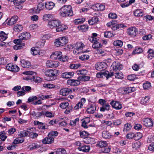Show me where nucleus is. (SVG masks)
Segmentation results:
<instances>
[{
    "mask_svg": "<svg viewBox=\"0 0 154 154\" xmlns=\"http://www.w3.org/2000/svg\"><path fill=\"white\" fill-rule=\"evenodd\" d=\"M72 9L70 5H64L60 9V14L63 17L72 16L73 14Z\"/></svg>",
    "mask_w": 154,
    "mask_h": 154,
    "instance_id": "obj_1",
    "label": "nucleus"
},
{
    "mask_svg": "<svg viewBox=\"0 0 154 154\" xmlns=\"http://www.w3.org/2000/svg\"><path fill=\"white\" fill-rule=\"evenodd\" d=\"M23 74H24L29 75L26 80H30L35 82H40L42 80V79L38 77L35 76L33 75L34 74H36V73L32 71H27L23 72Z\"/></svg>",
    "mask_w": 154,
    "mask_h": 154,
    "instance_id": "obj_2",
    "label": "nucleus"
},
{
    "mask_svg": "<svg viewBox=\"0 0 154 154\" xmlns=\"http://www.w3.org/2000/svg\"><path fill=\"white\" fill-rule=\"evenodd\" d=\"M68 40L67 37L63 36L58 38L55 40L54 44L57 47L63 46L68 43Z\"/></svg>",
    "mask_w": 154,
    "mask_h": 154,
    "instance_id": "obj_3",
    "label": "nucleus"
},
{
    "mask_svg": "<svg viewBox=\"0 0 154 154\" xmlns=\"http://www.w3.org/2000/svg\"><path fill=\"white\" fill-rule=\"evenodd\" d=\"M94 41V44L92 45V48L94 49H96V53L99 54L100 56H104L105 55V53L103 51L100 49V47L102 46L101 44L95 40Z\"/></svg>",
    "mask_w": 154,
    "mask_h": 154,
    "instance_id": "obj_4",
    "label": "nucleus"
},
{
    "mask_svg": "<svg viewBox=\"0 0 154 154\" xmlns=\"http://www.w3.org/2000/svg\"><path fill=\"white\" fill-rule=\"evenodd\" d=\"M59 74L58 71L56 69H48L45 72V75L50 78V80L54 79V77L57 75Z\"/></svg>",
    "mask_w": 154,
    "mask_h": 154,
    "instance_id": "obj_5",
    "label": "nucleus"
},
{
    "mask_svg": "<svg viewBox=\"0 0 154 154\" xmlns=\"http://www.w3.org/2000/svg\"><path fill=\"white\" fill-rule=\"evenodd\" d=\"M84 46V45L80 42H78L73 45L72 48L76 50L75 51L76 54H78L80 52L82 53L85 52V51H82L83 47Z\"/></svg>",
    "mask_w": 154,
    "mask_h": 154,
    "instance_id": "obj_6",
    "label": "nucleus"
},
{
    "mask_svg": "<svg viewBox=\"0 0 154 154\" xmlns=\"http://www.w3.org/2000/svg\"><path fill=\"white\" fill-rule=\"evenodd\" d=\"M14 42L16 45L14 46V48L15 50H18L23 48L25 45V44L22 42L20 39H16L14 40Z\"/></svg>",
    "mask_w": 154,
    "mask_h": 154,
    "instance_id": "obj_7",
    "label": "nucleus"
},
{
    "mask_svg": "<svg viewBox=\"0 0 154 154\" xmlns=\"http://www.w3.org/2000/svg\"><path fill=\"white\" fill-rule=\"evenodd\" d=\"M6 68L8 70L14 72H18L20 70L19 68L17 65H14L11 63L8 64Z\"/></svg>",
    "mask_w": 154,
    "mask_h": 154,
    "instance_id": "obj_8",
    "label": "nucleus"
},
{
    "mask_svg": "<svg viewBox=\"0 0 154 154\" xmlns=\"http://www.w3.org/2000/svg\"><path fill=\"white\" fill-rule=\"evenodd\" d=\"M142 124L147 127H151L153 126V121L149 118H145L142 121Z\"/></svg>",
    "mask_w": 154,
    "mask_h": 154,
    "instance_id": "obj_9",
    "label": "nucleus"
},
{
    "mask_svg": "<svg viewBox=\"0 0 154 154\" xmlns=\"http://www.w3.org/2000/svg\"><path fill=\"white\" fill-rule=\"evenodd\" d=\"M128 34L132 37H135L138 33L137 29L134 27H131L127 29Z\"/></svg>",
    "mask_w": 154,
    "mask_h": 154,
    "instance_id": "obj_10",
    "label": "nucleus"
},
{
    "mask_svg": "<svg viewBox=\"0 0 154 154\" xmlns=\"http://www.w3.org/2000/svg\"><path fill=\"white\" fill-rule=\"evenodd\" d=\"M60 23V21L59 20H53L50 21L48 23V25L51 28L54 27L57 28V26Z\"/></svg>",
    "mask_w": 154,
    "mask_h": 154,
    "instance_id": "obj_11",
    "label": "nucleus"
},
{
    "mask_svg": "<svg viewBox=\"0 0 154 154\" xmlns=\"http://www.w3.org/2000/svg\"><path fill=\"white\" fill-rule=\"evenodd\" d=\"M72 90L71 89L66 88H63L61 89L60 91V94L63 96L68 95L71 94L72 92Z\"/></svg>",
    "mask_w": 154,
    "mask_h": 154,
    "instance_id": "obj_12",
    "label": "nucleus"
},
{
    "mask_svg": "<svg viewBox=\"0 0 154 154\" xmlns=\"http://www.w3.org/2000/svg\"><path fill=\"white\" fill-rule=\"evenodd\" d=\"M46 66L48 67L55 68L57 67L58 66V63L57 61L48 60L46 63Z\"/></svg>",
    "mask_w": 154,
    "mask_h": 154,
    "instance_id": "obj_13",
    "label": "nucleus"
},
{
    "mask_svg": "<svg viewBox=\"0 0 154 154\" xmlns=\"http://www.w3.org/2000/svg\"><path fill=\"white\" fill-rule=\"evenodd\" d=\"M48 137H45L42 140L43 143L50 144L53 143L54 141V138L49 136L48 134Z\"/></svg>",
    "mask_w": 154,
    "mask_h": 154,
    "instance_id": "obj_14",
    "label": "nucleus"
},
{
    "mask_svg": "<svg viewBox=\"0 0 154 154\" xmlns=\"http://www.w3.org/2000/svg\"><path fill=\"white\" fill-rule=\"evenodd\" d=\"M80 80L72 79H69L67 81L68 85L71 86H76L79 85L80 83Z\"/></svg>",
    "mask_w": 154,
    "mask_h": 154,
    "instance_id": "obj_15",
    "label": "nucleus"
},
{
    "mask_svg": "<svg viewBox=\"0 0 154 154\" xmlns=\"http://www.w3.org/2000/svg\"><path fill=\"white\" fill-rule=\"evenodd\" d=\"M114 70H120L122 68V65L118 61H115L113 63L112 65Z\"/></svg>",
    "mask_w": 154,
    "mask_h": 154,
    "instance_id": "obj_16",
    "label": "nucleus"
},
{
    "mask_svg": "<svg viewBox=\"0 0 154 154\" xmlns=\"http://www.w3.org/2000/svg\"><path fill=\"white\" fill-rule=\"evenodd\" d=\"M110 104L113 108L116 109H121L122 107V104L119 102L112 101L110 102Z\"/></svg>",
    "mask_w": 154,
    "mask_h": 154,
    "instance_id": "obj_17",
    "label": "nucleus"
},
{
    "mask_svg": "<svg viewBox=\"0 0 154 154\" xmlns=\"http://www.w3.org/2000/svg\"><path fill=\"white\" fill-rule=\"evenodd\" d=\"M62 56V53L60 51H56L53 53L51 56V57L52 59L60 60V57Z\"/></svg>",
    "mask_w": 154,
    "mask_h": 154,
    "instance_id": "obj_18",
    "label": "nucleus"
},
{
    "mask_svg": "<svg viewBox=\"0 0 154 154\" xmlns=\"http://www.w3.org/2000/svg\"><path fill=\"white\" fill-rule=\"evenodd\" d=\"M21 66L24 68H28L31 66V63L29 61L23 60L20 61Z\"/></svg>",
    "mask_w": 154,
    "mask_h": 154,
    "instance_id": "obj_19",
    "label": "nucleus"
},
{
    "mask_svg": "<svg viewBox=\"0 0 154 154\" xmlns=\"http://www.w3.org/2000/svg\"><path fill=\"white\" fill-rule=\"evenodd\" d=\"M82 126L85 128H88L87 124L90 121V119L89 117H86L82 119Z\"/></svg>",
    "mask_w": 154,
    "mask_h": 154,
    "instance_id": "obj_20",
    "label": "nucleus"
},
{
    "mask_svg": "<svg viewBox=\"0 0 154 154\" xmlns=\"http://www.w3.org/2000/svg\"><path fill=\"white\" fill-rule=\"evenodd\" d=\"M30 36V35L29 33L26 32L22 33L19 35V39H20L21 41L23 40H26L29 38Z\"/></svg>",
    "mask_w": 154,
    "mask_h": 154,
    "instance_id": "obj_21",
    "label": "nucleus"
},
{
    "mask_svg": "<svg viewBox=\"0 0 154 154\" xmlns=\"http://www.w3.org/2000/svg\"><path fill=\"white\" fill-rule=\"evenodd\" d=\"M112 135L111 134L107 131H103L102 133V137L105 139H109L110 138Z\"/></svg>",
    "mask_w": 154,
    "mask_h": 154,
    "instance_id": "obj_22",
    "label": "nucleus"
},
{
    "mask_svg": "<svg viewBox=\"0 0 154 154\" xmlns=\"http://www.w3.org/2000/svg\"><path fill=\"white\" fill-rule=\"evenodd\" d=\"M90 146L88 145H83L81 147H79L78 149L80 151L87 152L90 150Z\"/></svg>",
    "mask_w": 154,
    "mask_h": 154,
    "instance_id": "obj_23",
    "label": "nucleus"
},
{
    "mask_svg": "<svg viewBox=\"0 0 154 154\" xmlns=\"http://www.w3.org/2000/svg\"><path fill=\"white\" fill-rule=\"evenodd\" d=\"M98 22L99 19L96 16L93 17L90 20L88 21L89 24L91 25L97 24Z\"/></svg>",
    "mask_w": 154,
    "mask_h": 154,
    "instance_id": "obj_24",
    "label": "nucleus"
},
{
    "mask_svg": "<svg viewBox=\"0 0 154 154\" xmlns=\"http://www.w3.org/2000/svg\"><path fill=\"white\" fill-rule=\"evenodd\" d=\"M84 141L87 144H94L96 143L94 138L89 137L85 138Z\"/></svg>",
    "mask_w": 154,
    "mask_h": 154,
    "instance_id": "obj_25",
    "label": "nucleus"
},
{
    "mask_svg": "<svg viewBox=\"0 0 154 154\" xmlns=\"http://www.w3.org/2000/svg\"><path fill=\"white\" fill-rule=\"evenodd\" d=\"M67 28L68 27L66 26L63 24L61 25L60 23L57 26L56 28V30L57 32L63 31L66 30Z\"/></svg>",
    "mask_w": 154,
    "mask_h": 154,
    "instance_id": "obj_26",
    "label": "nucleus"
},
{
    "mask_svg": "<svg viewBox=\"0 0 154 154\" xmlns=\"http://www.w3.org/2000/svg\"><path fill=\"white\" fill-rule=\"evenodd\" d=\"M74 74V73L73 72H66L63 73L62 76L64 78L69 79L72 77Z\"/></svg>",
    "mask_w": 154,
    "mask_h": 154,
    "instance_id": "obj_27",
    "label": "nucleus"
},
{
    "mask_svg": "<svg viewBox=\"0 0 154 154\" xmlns=\"http://www.w3.org/2000/svg\"><path fill=\"white\" fill-rule=\"evenodd\" d=\"M18 17L17 16H14L12 17L10 20L8 21V25H12L15 24L18 19Z\"/></svg>",
    "mask_w": 154,
    "mask_h": 154,
    "instance_id": "obj_28",
    "label": "nucleus"
},
{
    "mask_svg": "<svg viewBox=\"0 0 154 154\" xmlns=\"http://www.w3.org/2000/svg\"><path fill=\"white\" fill-rule=\"evenodd\" d=\"M45 5V7L48 10L52 9L54 6V4L52 2H47Z\"/></svg>",
    "mask_w": 154,
    "mask_h": 154,
    "instance_id": "obj_29",
    "label": "nucleus"
},
{
    "mask_svg": "<svg viewBox=\"0 0 154 154\" xmlns=\"http://www.w3.org/2000/svg\"><path fill=\"white\" fill-rule=\"evenodd\" d=\"M133 88L131 87H128L126 88H123L122 89V92L124 94H126L134 91Z\"/></svg>",
    "mask_w": 154,
    "mask_h": 154,
    "instance_id": "obj_30",
    "label": "nucleus"
},
{
    "mask_svg": "<svg viewBox=\"0 0 154 154\" xmlns=\"http://www.w3.org/2000/svg\"><path fill=\"white\" fill-rule=\"evenodd\" d=\"M103 75L106 77L107 79H108L109 77L112 76L114 74L113 72H111L110 73L107 71H105L102 72Z\"/></svg>",
    "mask_w": 154,
    "mask_h": 154,
    "instance_id": "obj_31",
    "label": "nucleus"
},
{
    "mask_svg": "<svg viewBox=\"0 0 154 154\" xmlns=\"http://www.w3.org/2000/svg\"><path fill=\"white\" fill-rule=\"evenodd\" d=\"M96 106L95 105H91L90 107L88 108L87 109V112L90 114H93L94 112V111L96 110Z\"/></svg>",
    "mask_w": 154,
    "mask_h": 154,
    "instance_id": "obj_32",
    "label": "nucleus"
},
{
    "mask_svg": "<svg viewBox=\"0 0 154 154\" xmlns=\"http://www.w3.org/2000/svg\"><path fill=\"white\" fill-rule=\"evenodd\" d=\"M53 17V15L52 14H46L44 15L42 17V20L45 21L52 19Z\"/></svg>",
    "mask_w": 154,
    "mask_h": 154,
    "instance_id": "obj_33",
    "label": "nucleus"
},
{
    "mask_svg": "<svg viewBox=\"0 0 154 154\" xmlns=\"http://www.w3.org/2000/svg\"><path fill=\"white\" fill-rule=\"evenodd\" d=\"M0 41L1 42H3L7 38V34H5L3 31L0 32Z\"/></svg>",
    "mask_w": 154,
    "mask_h": 154,
    "instance_id": "obj_34",
    "label": "nucleus"
},
{
    "mask_svg": "<svg viewBox=\"0 0 154 154\" xmlns=\"http://www.w3.org/2000/svg\"><path fill=\"white\" fill-rule=\"evenodd\" d=\"M14 30L16 32L21 31L23 29V27L21 25L17 24L15 25L14 27Z\"/></svg>",
    "mask_w": 154,
    "mask_h": 154,
    "instance_id": "obj_35",
    "label": "nucleus"
},
{
    "mask_svg": "<svg viewBox=\"0 0 154 154\" xmlns=\"http://www.w3.org/2000/svg\"><path fill=\"white\" fill-rule=\"evenodd\" d=\"M44 7L45 6L43 3H39L37 6V9H35V11L37 12H39L41 10H43Z\"/></svg>",
    "mask_w": 154,
    "mask_h": 154,
    "instance_id": "obj_36",
    "label": "nucleus"
},
{
    "mask_svg": "<svg viewBox=\"0 0 154 154\" xmlns=\"http://www.w3.org/2000/svg\"><path fill=\"white\" fill-rule=\"evenodd\" d=\"M24 140L23 138L17 137L15 139L13 142L14 144H16L22 143L24 141Z\"/></svg>",
    "mask_w": 154,
    "mask_h": 154,
    "instance_id": "obj_37",
    "label": "nucleus"
},
{
    "mask_svg": "<svg viewBox=\"0 0 154 154\" xmlns=\"http://www.w3.org/2000/svg\"><path fill=\"white\" fill-rule=\"evenodd\" d=\"M134 15L135 16L139 17H142L143 14L142 11L140 9H137L134 11Z\"/></svg>",
    "mask_w": 154,
    "mask_h": 154,
    "instance_id": "obj_38",
    "label": "nucleus"
},
{
    "mask_svg": "<svg viewBox=\"0 0 154 154\" xmlns=\"http://www.w3.org/2000/svg\"><path fill=\"white\" fill-rule=\"evenodd\" d=\"M110 105L108 103L105 104L100 108V111L104 112L105 110H109V109Z\"/></svg>",
    "mask_w": 154,
    "mask_h": 154,
    "instance_id": "obj_39",
    "label": "nucleus"
},
{
    "mask_svg": "<svg viewBox=\"0 0 154 154\" xmlns=\"http://www.w3.org/2000/svg\"><path fill=\"white\" fill-rule=\"evenodd\" d=\"M141 145V143L139 141H137L133 143L132 144V147L133 148L136 150L140 147Z\"/></svg>",
    "mask_w": 154,
    "mask_h": 154,
    "instance_id": "obj_40",
    "label": "nucleus"
},
{
    "mask_svg": "<svg viewBox=\"0 0 154 154\" xmlns=\"http://www.w3.org/2000/svg\"><path fill=\"white\" fill-rule=\"evenodd\" d=\"M56 154H66V150L63 148H59L57 149L55 152Z\"/></svg>",
    "mask_w": 154,
    "mask_h": 154,
    "instance_id": "obj_41",
    "label": "nucleus"
},
{
    "mask_svg": "<svg viewBox=\"0 0 154 154\" xmlns=\"http://www.w3.org/2000/svg\"><path fill=\"white\" fill-rule=\"evenodd\" d=\"M78 28L79 30L81 31L82 32H85L88 30V26L85 25H83L78 26Z\"/></svg>",
    "mask_w": 154,
    "mask_h": 154,
    "instance_id": "obj_42",
    "label": "nucleus"
},
{
    "mask_svg": "<svg viewBox=\"0 0 154 154\" xmlns=\"http://www.w3.org/2000/svg\"><path fill=\"white\" fill-rule=\"evenodd\" d=\"M7 138L6 133L5 131H2L0 132V139H1L2 140L4 141Z\"/></svg>",
    "mask_w": 154,
    "mask_h": 154,
    "instance_id": "obj_43",
    "label": "nucleus"
},
{
    "mask_svg": "<svg viewBox=\"0 0 154 154\" xmlns=\"http://www.w3.org/2000/svg\"><path fill=\"white\" fill-rule=\"evenodd\" d=\"M149 100V97L148 96L143 97L141 100L140 103L141 104L144 105L148 102Z\"/></svg>",
    "mask_w": 154,
    "mask_h": 154,
    "instance_id": "obj_44",
    "label": "nucleus"
},
{
    "mask_svg": "<svg viewBox=\"0 0 154 154\" xmlns=\"http://www.w3.org/2000/svg\"><path fill=\"white\" fill-rule=\"evenodd\" d=\"M90 77L89 76L84 75L82 76H79L78 77L77 79L79 80L87 81H88L90 79Z\"/></svg>",
    "mask_w": 154,
    "mask_h": 154,
    "instance_id": "obj_45",
    "label": "nucleus"
},
{
    "mask_svg": "<svg viewBox=\"0 0 154 154\" xmlns=\"http://www.w3.org/2000/svg\"><path fill=\"white\" fill-rule=\"evenodd\" d=\"M18 0H15V1L14 2V4L15 6V8L17 9H21L22 6L21 5V3L20 2H18Z\"/></svg>",
    "mask_w": 154,
    "mask_h": 154,
    "instance_id": "obj_46",
    "label": "nucleus"
},
{
    "mask_svg": "<svg viewBox=\"0 0 154 154\" xmlns=\"http://www.w3.org/2000/svg\"><path fill=\"white\" fill-rule=\"evenodd\" d=\"M58 134V132L57 131H54L50 132L48 134L54 139V137L57 136Z\"/></svg>",
    "mask_w": 154,
    "mask_h": 154,
    "instance_id": "obj_47",
    "label": "nucleus"
},
{
    "mask_svg": "<svg viewBox=\"0 0 154 154\" xmlns=\"http://www.w3.org/2000/svg\"><path fill=\"white\" fill-rule=\"evenodd\" d=\"M39 50L37 48L33 47L31 48V53L33 55H38Z\"/></svg>",
    "mask_w": 154,
    "mask_h": 154,
    "instance_id": "obj_48",
    "label": "nucleus"
},
{
    "mask_svg": "<svg viewBox=\"0 0 154 154\" xmlns=\"http://www.w3.org/2000/svg\"><path fill=\"white\" fill-rule=\"evenodd\" d=\"M85 19L84 18L78 19L74 20V23L75 24L77 25L83 23L85 21Z\"/></svg>",
    "mask_w": 154,
    "mask_h": 154,
    "instance_id": "obj_49",
    "label": "nucleus"
},
{
    "mask_svg": "<svg viewBox=\"0 0 154 154\" xmlns=\"http://www.w3.org/2000/svg\"><path fill=\"white\" fill-rule=\"evenodd\" d=\"M142 137V134L138 132L134 134V140H138L141 139Z\"/></svg>",
    "mask_w": 154,
    "mask_h": 154,
    "instance_id": "obj_50",
    "label": "nucleus"
},
{
    "mask_svg": "<svg viewBox=\"0 0 154 154\" xmlns=\"http://www.w3.org/2000/svg\"><path fill=\"white\" fill-rule=\"evenodd\" d=\"M87 72V70L85 69L80 70L76 71V73L78 75H82V76L85 75Z\"/></svg>",
    "mask_w": 154,
    "mask_h": 154,
    "instance_id": "obj_51",
    "label": "nucleus"
},
{
    "mask_svg": "<svg viewBox=\"0 0 154 154\" xmlns=\"http://www.w3.org/2000/svg\"><path fill=\"white\" fill-rule=\"evenodd\" d=\"M107 143L106 141H100L98 143V146L101 148H103L106 147L107 145Z\"/></svg>",
    "mask_w": 154,
    "mask_h": 154,
    "instance_id": "obj_52",
    "label": "nucleus"
},
{
    "mask_svg": "<svg viewBox=\"0 0 154 154\" xmlns=\"http://www.w3.org/2000/svg\"><path fill=\"white\" fill-rule=\"evenodd\" d=\"M89 135L88 132L87 131H82L80 132V136L82 137L85 138H87L86 137L88 136Z\"/></svg>",
    "mask_w": 154,
    "mask_h": 154,
    "instance_id": "obj_53",
    "label": "nucleus"
},
{
    "mask_svg": "<svg viewBox=\"0 0 154 154\" xmlns=\"http://www.w3.org/2000/svg\"><path fill=\"white\" fill-rule=\"evenodd\" d=\"M113 44L115 46L121 47L122 45L123 42L121 40H117L114 42Z\"/></svg>",
    "mask_w": 154,
    "mask_h": 154,
    "instance_id": "obj_54",
    "label": "nucleus"
},
{
    "mask_svg": "<svg viewBox=\"0 0 154 154\" xmlns=\"http://www.w3.org/2000/svg\"><path fill=\"white\" fill-rule=\"evenodd\" d=\"M115 77L118 79H122L123 78V75L122 72H117L115 73Z\"/></svg>",
    "mask_w": 154,
    "mask_h": 154,
    "instance_id": "obj_55",
    "label": "nucleus"
},
{
    "mask_svg": "<svg viewBox=\"0 0 154 154\" xmlns=\"http://www.w3.org/2000/svg\"><path fill=\"white\" fill-rule=\"evenodd\" d=\"M104 37L106 38H110L113 36V34L110 31L105 32L104 34Z\"/></svg>",
    "mask_w": 154,
    "mask_h": 154,
    "instance_id": "obj_56",
    "label": "nucleus"
},
{
    "mask_svg": "<svg viewBox=\"0 0 154 154\" xmlns=\"http://www.w3.org/2000/svg\"><path fill=\"white\" fill-rule=\"evenodd\" d=\"M89 56L88 55L84 54L79 57V59L82 61L88 60L89 58Z\"/></svg>",
    "mask_w": 154,
    "mask_h": 154,
    "instance_id": "obj_57",
    "label": "nucleus"
},
{
    "mask_svg": "<svg viewBox=\"0 0 154 154\" xmlns=\"http://www.w3.org/2000/svg\"><path fill=\"white\" fill-rule=\"evenodd\" d=\"M131 127V124H126L124 125V131H128L130 129Z\"/></svg>",
    "mask_w": 154,
    "mask_h": 154,
    "instance_id": "obj_58",
    "label": "nucleus"
},
{
    "mask_svg": "<svg viewBox=\"0 0 154 154\" xmlns=\"http://www.w3.org/2000/svg\"><path fill=\"white\" fill-rule=\"evenodd\" d=\"M143 51V50L141 48H138L134 51L133 52V53L134 54H140L142 53Z\"/></svg>",
    "mask_w": 154,
    "mask_h": 154,
    "instance_id": "obj_59",
    "label": "nucleus"
},
{
    "mask_svg": "<svg viewBox=\"0 0 154 154\" xmlns=\"http://www.w3.org/2000/svg\"><path fill=\"white\" fill-rule=\"evenodd\" d=\"M69 105V103L67 102L61 103L60 106L63 109H66Z\"/></svg>",
    "mask_w": 154,
    "mask_h": 154,
    "instance_id": "obj_60",
    "label": "nucleus"
},
{
    "mask_svg": "<svg viewBox=\"0 0 154 154\" xmlns=\"http://www.w3.org/2000/svg\"><path fill=\"white\" fill-rule=\"evenodd\" d=\"M80 66V64H71L69 67L71 69H76Z\"/></svg>",
    "mask_w": 154,
    "mask_h": 154,
    "instance_id": "obj_61",
    "label": "nucleus"
},
{
    "mask_svg": "<svg viewBox=\"0 0 154 154\" xmlns=\"http://www.w3.org/2000/svg\"><path fill=\"white\" fill-rule=\"evenodd\" d=\"M110 148L109 147H105L101 149L102 151L105 153H108L110 152Z\"/></svg>",
    "mask_w": 154,
    "mask_h": 154,
    "instance_id": "obj_62",
    "label": "nucleus"
},
{
    "mask_svg": "<svg viewBox=\"0 0 154 154\" xmlns=\"http://www.w3.org/2000/svg\"><path fill=\"white\" fill-rule=\"evenodd\" d=\"M83 106L82 103L79 102L74 107V109L76 110H77L79 108H81Z\"/></svg>",
    "mask_w": 154,
    "mask_h": 154,
    "instance_id": "obj_63",
    "label": "nucleus"
},
{
    "mask_svg": "<svg viewBox=\"0 0 154 154\" xmlns=\"http://www.w3.org/2000/svg\"><path fill=\"white\" fill-rule=\"evenodd\" d=\"M45 115L48 117H52L54 116V115L52 113L46 111L45 112Z\"/></svg>",
    "mask_w": 154,
    "mask_h": 154,
    "instance_id": "obj_64",
    "label": "nucleus"
}]
</instances>
